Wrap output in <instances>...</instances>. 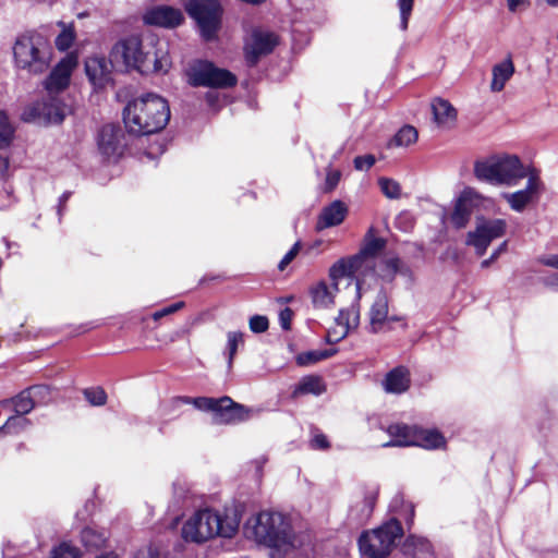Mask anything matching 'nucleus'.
I'll list each match as a JSON object with an SVG mask.
<instances>
[{"label":"nucleus","instance_id":"8fccbe9b","mask_svg":"<svg viewBox=\"0 0 558 558\" xmlns=\"http://www.w3.org/2000/svg\"><path fill=\"white\" fill-rule=\"evenodd\" d=\"M184 306V303L183 302H177L174 304H171L160 311H157L153 314V318L155 320H158L167 315H170V314H173L175 312H178L179 310H181L182 307Z\"/></svg>","mask_w":558,"mask_h":558},{"label":"nucleus","instance_id":"7ed1b4c3","mask_svg":"<svg viewBox=\"0 0 558 558\" xmlns=\"http://www.w3.org/2000/svg\"><path fill=\"white\" fill-rule=\"evenodd\" d=\"M240 525V518L232 509L205 508L195 512L183 525L185 541L203 543L215 537L231 538Z\"/></svg>","mask_w":558,"mask_h":558},{"label":"nucleus","instance_id":"f03ea898","mask_svg":"<svg viewBox=\"0 0 558 558\" xmlns=\"http://www.w3.org/2000/svg\"><path fill=\"white\" fill-rule=\"evenodd\" d=\"M170 119L165 98L148 93L131 100L123 110V122L129 133L147 135L161 131Z\"/></svg>","mask_w":558,"mask_h":558},{"label":"nucleus","instance_id":"bb28decb","mask_svg":"<svg viewBox=\"0 0 558 558\" xmlns=\"http://www.w3.org/2000/svg\"><path fill=\"white\" fill-rule=\"evenodd\" d=\"M445 436L437 429L415 428L413 446L435 450L446 447Z\"/></svg>","mask_w":558,"mask_h":558},{"label":"nucleus","instance_id":"de8ad7c7","mask_svg":"<svg viewBox=\"0 0 558 558\" xmlns=\"http://www.w3.org/2000/svg\"><path fill=\"white\" fill-rule=\"evenodd\" d=\"M301 248V243L295 242L293 246L288 251V253L282 257L280 263L278 264L279 270L283 271L287 266L296 257Z\"/></svg>","mask_w":558,"mask_h":558},{"label":"nucleus","instance_id":"4d7b16f0","mask_svg":"<svg viewBox=\"0 0 558 558\" xmlns=\"http://www.w3.org/2000/svg\"><path fill=\"white\" fill-rule=\"evenodd\" d=\"M508 10L510 12H517L520 9H525L530 5L529 0H507Z\"/></svg>","mask_w":558,"mask_h":558},{"label":"nucleus","instance_id":"a19ab883","mask_svg":"<svg viewBox=\"0 0 558 558\" xmlns=\"http://www.w3.org/2000/svg\"><path fill=\"white\" fill-rule=\"evenodd\" d=\"M244 335L240 331H229L227 333V351L229 355V365H231L232 360L238 351L239 345H242L244 342Z\"/></svg>","mask_w":558,"mask_h":558},{"label":"nucleus","instance_id":"c756f323","mask_svg":"<svg viewBox=\"0 0 558 558\" xmlns=\"http://www.w3.org/2000/svg\"><path fill=\"white\" fill-rule=\"evenodd\" d=\"M85 71L89 81L95 86H101L109 74L108 63L104 58H89L85 62Z\"/></svg>","mask_w":558,"mask_h":558},{"label":"nucleus","instance_id":"13d9d810","mask_svg":"<svg viewBox=\"0 0 558 558\" xmlns=\"http://www.w3.org/2000/svg\"><path fill=\"white\" fill-rule=\"evenodd\" d=\"M10 162L8 157H3L0 155V175L3 178L7 175L9 171Z\"/></svg>","mask_w":558,"mask_h":558},{"label":"nucleus","instance_id":"c85d7f7f","mask_svg":"<svg viewBox=\"0 0 558 558\" xmlns=\"http://www.w3.org/2000/svg\"><path fill=\"white\" fill-rule=\"evenodd\" d=\"M432 109L435 122L442 128H450L456 119L457 111L451 104L445 99L438 98L432 102Z\"/></svg>","mask_w":558,"mask_h":558},{"label":"nucleus","instance_id":"f704fd0d","mask_svg":"<svg viewBox=\"0 0 558 558\" xmlns=\"http://www.w3.org/2000/svg\"><path fill=\"white\" fill-rule=\"evenodd\" d=\"M417 131L411 125L402 126L390 140L389 147H408L417 141Z\"/></svg>","mask_w":558,"mask_h":558},{"label":"nucleus","instance_id":"5fc2aeb1","mask_svg":"<svg viewBox=\"0 0 558 558\" xmlns=\"http://www.w3.org/2000/svg\"><path fill=\"white\" fill-rule=\"evenodd\" d=\"M311 446L314 449H327L329 448V442L324 434L317 433L313 436Z\"/></svg>","mask_w":558,"mask_h":558},{"label":"nucleus","instance_id":"338daca9","mask_svg":"<svg viewBox=\"0 0 558 558\" xmlns=\"http://www.w3.org/2000/svg\"><path fill=\"white\" fill-rule=\"evenodd\" d=\"M404 507H405V511H408L410 513V517L412 518L414 514L413 506L411 504H407V505H404Z\"/></svg>","mask_w":558,"mask_h":558},{"label":"nucleus","instance_id":"a878e982","mask_svg":"<svg viewBox=\"0 0 558 558\" xmlns=\"http://www.w3.org/2000/svg\"><path fill=\"white\" fill-rule=\"evenodd\" d=\"M338 288L333 284L328 286L325 281H319L310 288L312 303L316 308H328L335 302Z\"/></svg>","mask_w":558,"mask_h":558},{"label":"nucleus","instance_id":"c9c22d12","mask_svg":"<svg viewBox=\"0 0 558 558\" xmlns=\"http://www.w3.org/2000/svg\"><path fill=\"white\" fill-rule=\"evenodd\" d=\"M335 353L336 350H312L298 354L295 361L299 366H310L332 356Z\"/></svg>","mask_w":558,"mask_h":558},{"label":"nucleus","instance_id":"79ce46f5","mask_svg":"<svg viewBox=\"0 0 558 558\" xmlns=\"http://www.w3.org/2000/svg\"><path fill=\"white\" fill-rule=\"evenodd\" d=\"M84 396L92 405H104L107 401L105 390L99 387L86 389Z\"/></svg>","mask_w":558,"mask_h":558},{"label":"nucleus","instance_id":"680f3d73","mask_svg":"<svg viewBox=\"0 0 558 558\" xmlns=\"http://www.w3.org/2000/svg\"><path fill=\"white\" fill-rule=\"evenodd\" d=\"M70 197V192H64L60 198H59V214H61V209L63 206H65V203L68 202Z\"/></svg>","mask_w":558,"mask_h":558},{"label":"nucleus","instance_id":"473e14b6","mask_svg":"<svg viewBox=\"0 0 558 558\" xmlns=\"http://www.w3.org/2000/svg\"><path fill=\"white\" fill-rule=\"evenodd\" d=\"M12 404L13 411L16 414H28L35 407L36 401L33 399V397L29 395V391L27 389L20 392L17 396L12 398L11 400H4L1 402V405L3 408Z\"/></svg>","mask_w":558,"mask_h":558},{"label":"nucleus","instance_id":"0e129e2a","mask_svg":"<svg viewBox=\"0 0 558 558\" xmlns=\"http://www.w3.org/2000/svg\"><path fill=\"white\" fill-rule=\"evenodd\" d=\"M266 462H267V458H265V457H260L255 461L257 469H260Z\"/></svg>","mask_w":558,"mask_h":558},{"label":"nucleus","instance_id":"dca6fc26","mask_svg":"<svg viewBox=\"0 0 558 558\" xmlns=\"http://www.w3.org/2000/svg\"><path fill=\"white\" fill-rule=\"evenodd\" d=\"M143 21L147 25L174 28L182 24L184 16L180 9L170 5H156L146 10Z\"/></svg>","mask_w":558,"mask_h":558},{"label":"nucleus","instance_id":"aec40b11","mask_svg":"<svg viewBox=\"0 0 558 558\" xmlns=\"http://www.w3.org/2000/svg\"><path fill=\"white\" fill-rule=\"evenodd\" d=\"M364 272L365 268L361 264V256L353 255L337 260L329 269V278L331 284L337 289L341 279Z\"/></svg>","mask_w":558,"mask_h":558},{"label":"nucleus","instance_id":"a211bd4d","mask_svg":"<svg viewBox=\"0 0 558 558\" xmlns=\"http://www.w3.org/2000/svg\"><path fill=\"white\" fill-rule=\"evenodd\" d=\"M359 325V312L354 308L341 310L335 319V325L328 330L327 340L338 342L347 337L349 331Z\"/></svg>","mask_w":558,"mask_h":558},{"label":"nucleus","instance_id":"69168bd1","mask_svg":"<svg viewBox=\"0 0 558 558\" xmlns=\"http://www.w3.org/2000/svg\"><path fill=\"white\" fill-rule=\"evenodd\" d=\"M401 502H402V498H401L400 496H397L396 498H393V500H392V502H391V508H392V509H396V508H397V506H398L399 504H401Z\"/></svg>","mask_w":558,"mask_h":558},{"label":"nucleus","instance_id":"412c9836","mask_svg":"<svg viewBox=\"0 0 558 558\" xmlns=\"http://www.w3.org/2000/svg\"><path fill=\"white\" fill-rule=\"evenodd\" d=\"M348 215V207L342 201H333L324 207L318 216L316 229L324 230L339 226Z\"/></svg>","mask_w":558,"mask_h":558},{"label":"nucleus","instance_id":"5701e85b","mask_svg":"<svg viewBox=\"0 0 558 558\" xmlns=\"http://www.w3.org/2000/svg\"><path fill=\"white\" fill-rule=\"evenodd\" d=\"M384 390L388 393H402L410 387V374L403 366H398L388 372L383 380Z\"/></svg>","mask_w":558,"mask_h":558},{"label":"nucleus","instance_id":"4be33fe9","mask_svg":"<svg viewBox=\"0 0 558 558\" xmlns=\"http://www.w3.org/2000/svg\"><path fill=\"white\" fill-rule=\"evenodd\" d=\"M386 240L383 238L375 236L373 231L369 230L365 236L364 245L359 254L361 256V264L366 269L374 267V258L385 248Z\"/></svg>","mask_w":558,"mask_h":558},{"label":"nucleus","instance_id":"ea45409f","mask_svg":"<svg viewBox=\"0 0 558 558\" xmlns=\"http://www.w3.org/2000/svg\"><path fill=\"white\" fill-rule=\"evenodd\" d=\"M59 25L62 26V32L57 36L54 44L58 50L65 51L72 46L75 39V32L73 26H65L62 22Z\"/></svg>","mask_w":558,"mask_h":558},{"label":"nucleus","instance_id":"2f4dec72","mask_svg":"<svg viewBox=\"0 0 558 558\" xmlns=\"http://www.w3.org/2000/svg\"><path fill=\"white\" fill-rule=\"evenodd\" d=\"M183 402L192 403L196 409L202 411H211L217 415L221 414L222 408L232 404V399L229 397H222L220 399L198 397V398H183Z\"/></svg>","mask_w":558,"mask_h":558},{"label":"nucleus","instance_id":"864d4df0","mask_svg":"<svg viewBox=\"0 0 558 558\" xmlns=\"http://www.w3.org/2000/svg\"><path fill=\"white\" fill-rule=\"evenodd\" d=\"M340 178H341L340 171H338V170L328 171L327 175H326V189L328 191L333 190L338 185Z\"/></svg>","mask_w":558,"mask_h":558},{"label":"nucleus","instance_id":"7c9ffc66","mask_svg":"<svg viewBox=\"0 0 558 558\" xmlns=\"http://www.w3.org/2000/svg\"><path fill=\"white\" fill-rule=\"evenodd\" d=\"M326 391L322 377L316 375L304 376L292 391V397L298 398L304 395L319 396Z\"/></svg>","mask_w":558,"mask_h":558},{"label":"nucleus","instance_id":"bf43d9fd","mask_svg":"<svg viewBox=\"0 0 558 558\" xmlns=\"http://www.w3.org/2000/svg\"><path fill=\"white\" fill-rule=\"evenodd\" d=\"M386 266L389 268V270L395 274L398 270L399 266V259L398 258H388L386 260Z\"/></svg>","mask_w":558,"mask_h":558},{"label":"nucleus","instance_id":"3c124183","mask_svg":"<svg viewBox=\"0 0 558 558\" xmlns=\"http://www.w3.org/2000/svg\"><path fill=\"white\" fill-rule=\"evenodd\" d=\"M14 134L13 128L0 129V149H4L10 146Z\"/></svg>","mask_w":558,"mask_h":558},{"label":"nucleus","instance_id":"2eb2a0df","mask_svg":"<svg viewBox=\"0 0 558 558\" xmlns=\"http://www.w3.org/2000/svg\"><path fill=\"white\" fill-rule=\"evenodd\" d=\"M525 178H527V182L524 189L504 194V198L508 202L511 209L518 213L523 211L542 190L539 174L534 168L529 170V174Z\"/></svg>","mask_w":558,"mask_h":558},{"label":"nucleus","instance_id":"6e6552de","mask_svg":"<svg viewBox=\"0 0 558 558\" xmlns=\"http://www.w3.org/2000/svg\"><path fill=\"white\" fill-rule=\"evenodd\" d=\"M186 11L197 22L204 39L211 40L216 37L222 12L218 0H189Z\"/></svg>","mask_w":558,"mask_h":558},{"label":"nucleus","instance_id":"4468645a","mask_svg":"<svg viewBox=\"0 0 558 558\" xmlns=\"http://www.w3.org/2000/svg\"><path fill=\"white\" fill-rule=\"evenodd\" d=\"M76 65L77 56L75 53H69L60 60L45 82L48 96L59 95L68 87Z\"/></svg>","mask_w":558,"mask_h":558},{"label":"nucleus","instance_id":"72a5a7b5","mask_svg":"<svg viewBox=\"0 0 558 558\" xmlns=\"http://www.w3.org/2000/svg\"><path fill=\"white\" fill-rule=\"evenodd\" d=\"M254 413L253 409L245 408L242 404L234 403L226 408H222L220 416L222 421L227 423H236L248 420Z\"/></svg>","mask_w":558,"mask_h":558},{"label":"nucleus","instance_id":"b1692460","mask_svg":"<svg viewBox=\"0 0 558 558\" xmlns=\"http://www.w3.org/2000/svg\"><path fill=\"white\" fill-rule=\"evenodd\" d=\"M416 426L405 424H392L387 428L391 439L384 444L385 447H409L413 446Z\"/></svg>","mask_w":558,"mask_h":558},{"label":"nucleus","instance_id":"37998d69","mask_svg":"<svg viewBox=\"0 0 558 558\" xmlns=\"http://www.w3.org/2000/svg\"><path fill=\"white\" fill-rule=\"evenodd\" d=\"M50 558H80V553L77 548L63 543L52 550Z\"/></svg>","mask_w":558,"mask_h":558},{"label":"nucleus","instance_id":"1a4fd4ad","mask_svg":"<svg viewBox=\"0 0 558 558\" xmlns=\"http://www.w3.org/2000/svg\"><path fill=\"white\" fill-rule=\"evenodd\" d=\"M189 81L193 86L227 88L236 84V76L226 69L215 66L211 62L199 61L189 72Z\"/></svg>","mask_w":558,"mask_h":558},{"label":"nucleus","instance_id":"cd10ccee","mask_svg":"<svg viewBox=\"0 0 558 558\" xmlns=\"http://www.w3.org/2000/svg\"><path fill=\"white\" fill-rule=\"evenodd\" d=\"M377 496H378L377 488L373 487V488L368 489L364 494L363 499L361 501L355 502L350 508V515L359 522H363V521L367 520L374 510V507L377 501Z\"/></svg>","mask_w":558,"mask_h":558},{"label":"nucleus","instance_id":"49530a36","mask_svg":"<svg viewBox=\"0 0 558 558\" xmlns=\"http://www.w3.org/2000/svg\"><path fill=\"white\" fill-rule=\"evenodd\" d=\"M269 327L268 318L262 315H254L250 318V329L255 333L265 332Z\"/></svg>","mask_w":558,"mask_h":558},{"label":"nucleus","instance_id":"a18cd8bd","mask_svg":"<svg viewBox=\"0 0 558 558\" xmlns=\"http://www.w3.org/2000/svg\"><path fill=\"white\" fill-rule=\"evenodd\" d=\"M27 391H29V395L36 401V404L46 402L50 396V389L46 385L32 386L27 388Z\"/></svg>","mask_w":558,"mask_h":558},{"label":"nucleus","instance_id":"39448f33","mask_svg":"<svg viewBox=\"0 0 558 558\" xmlns=\"http://www.w3.org/2000/svg\"><path fill=\"white\" fill-rule=\"evenodd\" d=\"M110 62L116 66L133 68L142 71L148 69L146 63L150 62V59L148 52L143 53L141 39L136 36H131L114 45L110 53ZM151 62L156 73H166L171 66L168 52L162 48L158 49Z\"/></svg>","mask_w":558,"mask_h":558},{"label":"nucleus","instance_id":"0eeeda50","mask_svg":"<svg viewBox=\"0 0 558 558\" xmlns=\"http://www.w3.org/2000/svg\"><path fill=\"white\" fill-rule=\"evenodd\" d=\"M401 535L399 521L391 519L377 529L363 532L357 539L359 550L368 558H386Z\"/></svg>","mask_w":558,"mask_h":558},{"label":"nucleus","instance_id":"09e8293b","mask_svg":"<svg viewBox=\"0 0 558 558\" xmlns=\"http://www.w3.org/2000/svg\"><path fill=\"white\" fill-rule=\"evenodd\" d=\"M375 163V157L373 155L357 156L354 159V167L360 171L369 170Z\"/></svg>","mask_w":558,"mask_h":558},{"label":"nucleus","instance_id":"e2e57ef3","mask_svg":"<svg viewBox=\"0 0 558 558\" xmlns=\"http://www.w3.org/2000/svg\"><path fill=\"white\" fill-rule=\"evenodd\" d=\"M206 99H207L209 105H214V102L218 99V95L215 94V93H211V92L207 93Z\"/></svg>","mask_w":558,"mask_h":558},{"label":"nucleus","instance_id":"4c0bfd02","mask_svg":"<svg viewBox=\"0 0 558 558\" xmlns=\"http://www.w3.org/2000/svg\"><path fill=\"white\" fill-rule=\"evenodd\" d=\"M81 538L85 547L90 549L101 548L106 544V535L94 529L86 527L82 531Z\"/></svg>","mask_w":558,"mask_h":558},{"label":"nucleus","instance_id":"f8f14e48","mask_svg":"<svg viewBox=\"0 0 558 558\" xmlns=\"http://www.w3.org/2000/svg\"><path fill=\"white\" fill-rule=\"evenodd\" d=\"M492 201L478 193L473 187H465L454 202L453 210L450 214V223L457 228H465L475 208L485 207Z\"/></svg>","mask_w":558,"mask_h":558},{"label":"nucleus","instance_id":"052dcab7","mask_svg":"<svg viewBox=\"0 0 558 558\" xmlns=\"http://www.w3.org/2000/svg\"><path fill=\"white\" fill-rule=\"evenodd\" d=\"M12 128L10 124L7 114L3 111H0V129Z\"/></svg>","mask_w":558,"mask_h":558},{"label":"nucleus","instance_id":"c03bdc74","mask_svg":"<svg viewBox=\"0 0 558 558\" xmlns=\"http://www.w3.org/2000/svg\"><path fill=\"white\" fill-rule=\"evenodd\" d=\"M413 0H398V7L400 10V26L401 29L408 28L409 19L413 9Z\"/></svg>","mask_w":558,"mask_h":558},{"label":"nucleus","instance_id":"9b49d317","mask_svg":"<svg viewBox=\"0 0 558 558\" xmlns=\"http://www.w3.org/2000/svg\"><path fill=\"white\" fill-rule=\"evenodd\" d=\"M70 112L71 107L61 100L58 95H47L46 100L36 102L25 109L22 118L27 122L45 121L49 123H60Z\"/></svg>","mask_w":558,"mask_h":558},{"label":"nucleus","instance_id":"774afa93","mask_svg":"<svg viewBox=\"0 0 558 558\" xmlns=\"http://www.w3.org/2000/svg\"><path fill=\"white\" fill-rule=\"evenodd\" d=\"M547 4L553 8H558V0H546Z\"/></svg>","mask_w":558,"mask_h":558},{"label":"nucleus","instance_id":"423d86ee","mask_svg":"<svg viewBox=\"0 0 558 558\" xmlns=\"http://www.w3.org/2000/svg\"><path fill=\"white\" fill-rule=\"evenodd\" d=\"M13 57L17 69L25 70L31 74H40L49 68L51 51L43 35L26 33L16 38Z\"/></svg>","mask_w":558,"mask_h":558},{"label":"nucleus","instance_id":"f3484780","mask_svg":"<svg viewBox=\"0 0 558 558\" xmlns=\"http://www.w3.org/2000/svg\"><path fill=\"white\" fill-rule=\"evenodd\" d=\"M122 131L113 125H105L98 135V147L107 158L120 157L125 148Z\"/></svg>","mask_w":558,"mask_h":558},{"label":"nucleus","instance_id":"6e6d98bb","mask_svg":"<svg viewBox=\"0 0 558 558\" xmlns=\"http://www.w3.org/2000/svg\"><path fill=\"white\" fill-rule=\"evenodd\" d=\"M292 311L289 307L282 310L279 314L280 326L284 330H289L291 326Z\"/></svg>","mask_w":558,"mask_h":558},{"label":"nucleus","instance_id":"58836bf2","mask_svg":"<svg viewBox=\"0 0 558 558\" xmlns=\"http://www.w3.org/2000/svg\"><path fill=\"white\" fill-rule=\"evenodd\" d=\"M378 185L387 198L399 199L401 197V185L396 180L383 177L378 179Z\"/></svg>","mask_w":558,"mask_h":558},{"label":"nucleus","instance_id":"f257e3e1","mask_svg":"<svg viewBox=\"0 0 558 558\" xmlns=\"http://www.w3.org/2000/svg\"><path fill=\"white\" fill-rule=\"evenodd\" d=\"M245 534L256 543L284 553L303 545L300 536L292 531L291 523L280 512L262 511L245 523Z\"/></svg>","mask_w":558,"mask_h":558},{"label":"nucleus","instance_id":"6ab92c4d","mask_svg":"<svg viewBox=\"0 0 558 558\" xmlns=\"http://www.w3.org/2000/svg\"><path fill=\"white\" fill-rule=\"evenodd\" d=\"M397 316L388 317V296L383 290L378 291L369 311V325L373 332L384 330L389 322L399 320Z\"/></svg>","mask_w":558,"mask_h":558},{"label":"nucleus","instance_id":"20e7f679","mask_svg":"<svg viewBox=\"0 0 558 558\" xmlns=\"http://www.w3.org/2000/svg\"><path fill=\"white\" fill-rule=\"evenodd\" d=\"M531 169L517 155L501 153L476 160L474 175L477 180L493 185L514 186Z\"/></svg>","mask_w":558,"mask_h":558},{"label":"nucleus","instance_id":"9d476101","mask_svg":"<svg viewBox=\"0 0 558 558\" xmlns=\"http://www.w3.org/2000/svg\"><path fill=\"white\" fill-rule=\"evenodd\" d=\"M507 227V221L501 218L476 217L475 229L468 233L466 244L473 246L478 255H483L494 240L506 233Z\"/></svg>","mask_w":558,"mask_h":558},{"label":"nucleus","instance_id":"393cba45","mask_svg":"<svg viewBox=\"0 0 558 558\" xmlns=\"http://www.w3.org/2000/svg\"><path fill=\"white\" fill-rule=\"evenodd\" d=\"M513 74L514 64L510 57L504 59L499 63H496L492 69L490 90L494 93L501 92Z\"/></svg>","mask_w":558,"mask_h":558},{"label":"nucleus","instance_id":"e433bc0d","mask_svg":"<svg viewBox=\"0 0 558 558\" xmlns=\"http://www.w3.org/2000/svg\"><path fill=\"white\" fill-rule=\"evenodd\" d=\"M31 425V421L24 414L10 416L3 426L0 427V434H17L26 429Z\"/></svg>","mask_w":558,"mask_h":558},{"label":"nucleus","instance_id":"ddd939ff","mask_svg":"<svg viewBox=\"0 0 558 558\" xmlns=\"http://www.w3.org/2000/svg\"><path fill=\"white\" fill-rule=\"evenodd\" d=\"M277 45V36L274 33L259 28L253 29L245 41V59L250 65H255L259 58L270 53Z\"/></svg>","mask_w":558,"mask_h":558},{"label":"nucleus","instance_id":"603ef678","mask_svg":"<svg viewBox=\"0 0 558 558\" xmlns=\"http://www.w3.org/2000/svg\"><path fill=\"white\" fill-rule=\"evenodd\" d=\"M508 241H504L490 255L489 258L484 259L481 264L482 268H487L493 262H495L499 255L507 251Z\"/></svg>","mask_w":558,"mask_h":558}]
</instances>
